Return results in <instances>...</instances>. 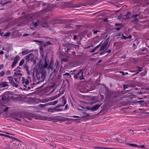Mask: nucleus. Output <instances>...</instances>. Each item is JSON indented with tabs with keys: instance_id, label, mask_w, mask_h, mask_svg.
Segmentation results:
<instances>
[{
	"instance_id": "nucleus-1",
	"label": "nucleus",
	"mask_w": 149,
	"mask_h": 149,
	"mask_svg": "<svg viewBox=\"0 0 149 149\" xmlns=\"http://www.w3.org/2000/svg\"><path fill=\"white\" fill-rule=\"evenodd\" d=\"M84 71L83 69H80L77 72L76 70H74L73 74H74V77L76 79H79L81 80L84 79Z\"/></svg>"
},
{
	"instance_id": "nucleus-2",
	"label": "nucleus",
	"mask_w": 149,
	"mask_h": 149,
	"mask_svg": "<svg viewBox=\"0 0 149 149\" xmlns=\"http://www.w3.org/2000/svg\"><path fill=\"white\" fill-rule=\"evenodd\" d=\"M60 107L58 105V106L53 107V108H49L48 109V111L49 112L52 113L59 112L62 111L63 109H58Z\"/></svg>"
},
{
	"instance_id": "nucleus-3",
	"label": "nucleus",
	"mask_w": 149,
	"mask_h": 149,
	"mask_svg": "<svg viewBox=\"0 0 149 149\" xmlns=\"http://www.w3.org/2000/svg\"><path fill=\"white\" fill-rule=\"evenodd\" d=\"M109 39V38H107L106 39V40L104 42V43L101 45L100 49L99 50V52L102 51L105 49L107 47L108 42L107 41Z\"/></svg>"
},
{
	"instance_id": "nucleus-4",
	"label": "nucleus",
	"mask_w": 149,
	"mask_h": 149,
	"mask_svg": "<svg viewBox=\"0 0 149 149\" xmlns=\"http://www.w3.org/2000/svg\"><path fill=\"white\" fill-rule=\"evenodd\" d=\"M7 78L9 79V83L13 86V87H15L16 88H17L18 87V85H17V84H15L14 81V78L12 76H8Z\"/></svg>"
},
{
	"instance_id": "nucleus-5",
	"label": "nucleus",
	"mask_w": 149,
	"mask_h": 149,
	"mask_svg": "<svg viewBox=\"0 0 149 149\" xmlns=\"http://www.w3.org/2000/svg\"><path fill=\"white\" fill-rule=\"evenodd\" d=\"M32 24L35 27H36L38 26H41L42 27H45V25H42V23L40 20H37L36 22L33 21Z\"/></svg>"
},
{
	"instance_id": "nucleus-6",
	"label": "nucleus",
	"mask_w": 149,
	"mask_h": 149,
	"mask_svg": "<svg viewBox=\"0 0 149 149\" xmlns=\"http://www.w3.org/2000/svg\"><path fill=\"white\" fill-rule=\"evenodd\" d=\"M22 84L24 87L27 88V86L29 83V81L28 79H25L24 77H22Z\"/></svg>"
},
{
	"instance_id": "nucleus-7",
	"label": "nucleus",
	"mask_w": 149,
	"mask_h": 149,
	"mask_svg": "<svg viewBox=\"0 0 149 149\" xmlns=\"http://www.w3.org/2000/svg\"><path fill=\"white\" fill-rule=\"evenodd\" d=\"M62 94V93H61L60 92H59L56 95L48 98L46 100L47 101H48L54 100L59 97Z\"/></svg>"
},
{
	"instance_id": "nucleus-8",
	"label": "nucleus",
	"mask_w": 149,
	"mask_h": 149,
	"mask_svg": "<svg viewBox=\"0 0 149 149\" xmlns=\"http://www.w3.org/2000/svg\"><path fill=\"white\" fill-rule=\"evenodd\" d=\"M20 57L18 56H16L15 58L14 61L12 63V64L11 65V68H13L15 67L16 66V65L18 62V61L20 59Z\"/></svg>"
},
{
	"instance_id": "nucleus-9",
	"label": "nucleus",
	"mask_w": 149,
	"mask_h": 149,
	"mask_svg": "<svg viewBox=\"0 0 149 149\" xmlns=\"http://www.w3.org/2000/svg\"><path fill=\"white\" fill-rule=\"evenodd\" d=\"M60 100L61 102V104L59 105V106L61 107L64 106L66 104V100L64 96H62L60 99Z\"/></svg>"
},
{
	"instance_id": "nucleus-10",
	"label": "nucleus",
	"mask_w": 149,
	"mask_h": 149,
	"mask_svg": "<svg viewBox=\"0 0 149 149\" xmlns=\"http://www.w3.org/2000/svg\"><path fill=\"white\" fill-rule=\"evenodd\" d=\"M78 88L79 91L81 93H86L88 92L87 88L81 86H78Z\"/></svg>"
},
{
	"instance_id": "nucleus-11",
	"label": "nucleus",
	"mask_w": 149,
	"mask_h": 149,
	"mask_svg": "<svg viewBox=\"0 0 149 149\" xmlns=\"http://www.w3.org/2000/svg\"><path fill=\"white\" fill-rule=\"evenodd\" d=\"M36 77L38 79H40V78L44 80L45 77L44 74L42 72L36 74Z\"/></svg>"
},
{
	"instance_id": "nucleus-12",
	"label": "nucleus",
	"mask_w": 149,
	"mask_h": 149,
	"mask_svg": "<svg viewBox=\"0 0 149 149\" xmlns=\"http://www.w3.org/2000/svg\"><path fill=\"white\" fill-rule=\"evenodd\" d=\"M102 104V103H101L100 104L95 105L94 106L90 107V109L93 111H95L100 107Z\"/></svg>"
},
{
	"instance_id": "nucleus-13",
	"label": "nucleus",
	"mask_w": 149,
	"mask_h": 149,
	"mask_svg": "<svg viewBox=\"0 0 149 149\" xmlns=\"http://www.w3.org/2000/svg\"><path fill=\"white\" fill-rule=\"evenodd\" d=\"M2 100L5 101H8L9 100V97L8 95L6 93L5 95H4L2 97Z\"/></svg>"
},
{
	"instance_id": "nucleus-14",
	"label": "nucleus",
	"mask_w": 149,
	"mask_h": 149,
	"mask_svg": "<svg viewBox=\"0 0 149 149\" xmlns=\"http://www.w3.org/2000/svg\"><path fill=\"white\" fill-rule=\"evenodd\" d=\"M8 83L7 81L4 82H1L0 83V86L2 87H5L6 86H8L9 85L8 84Z\"/></svg>"
},
{
	"instance_id": "nucleus-15",
	"label": "nucleus",
	"mask_w": 149,
	"mask_h": 149,
	"mask_svg": "<svg viewBox=\"0 0 149 149\" xmlns=\"http://www.w3.org/2000/svg\"><path fill=\"white\" fill-rule=\"evenodd\" d=\"M0 34L2 36H9L10 35V33L8 32L4 34L3 32H2L1 30L0 29Z\"/></svg>"
},
{
	"instance_id": "nucleus-16",
	"label": "nucleus",
	"mask_w": 149,
	"mask_h": 149,
	"mask_svg": "<svg viewBox=\"0 0 149 149\" xmlns=\"http://www.w3.org/2000/svg\"><path fill=\"white\" fill-rule=\"evenodd\" d=\"M31 58H32L34 57V56L33 53L30 54L26 56L25 57V59L27 61H29L31 58Z\"/></svg>"
},
{
	"instance_id": "nucleus-17",
	"label": "nucleus",
	"mask_w": 149,
	"mask_h": 149,
	"mask_svg": "<svg viewBox=\"0 0 149 149\" xmlns=\"http://www.w3.org/2000/svg\"><path fill=\"white\" fill-rule=\"evenodd\" d=\"M133 20L132 21V22L135 24H136L137 22L138 21L139 18L138 17H133Z\"/></svg>"
},
{
	"instance_id": "nucleus-18",
	"label": "nucleus",
	"mask_w": 149,
	"mask_h": 149,
	"mask_svg": "<svg viewBox=\"0 0 149 149\" xmlns=\"http://www.w3.org/2000/svg\"><path fill=\"white\" fill-rule=\"evenodd\" d=\"M33 51V50H31L30 51H29V50L28 49H26V50L23 51L22 52V54L23 55H25L26 54H27L29 53V52H32Z\"/></svg>"
},
{
	"instance_id": "nucleus-19",
	"label": "nucleus",
	"mask_w": 149,
	"mask_h": 149,
	"mask_svg": "<svg viewBox=\"0 0 149 149\" xmlns=\"http://www.w3.org/2000/svg\"><path fill=\"white\" fill-rule=\"evenodd\" d=\"M82 115H81L83 117H86L89 116L88 114V113H87L84 111H82Z\"/></svg>"
},
{
	"instance_id": "nucleus-20",
	"label": "nucleus",
	"mask_w": 149,
	"mask_h": 149,
	"mask_svg": "<svg viewBox=\"0 0 149 149\" xmlns=\"http://www.w3.org/2000/svg\"><path fill=\"white\" fill-rule=\"evenodd\" d=\"M24 68L27 72L28 75H30V71L28 68V66L27 65H25L24 66Z\"/></svg>"
},
{
	"instance_id": "nucleus-21",
	"label": "nucleus",
	"mask_w": 149,
	"mask_h": 149,
	"mask_svg": "<svg viewBox=\"0 0 149 149\" xmlns=\"http://www.w3.org/2000/svg\"><path fill=\"white\" fill-rule=\"evenodd\" d=\"M58 101L57 100H56L54 101L48 103V105H54L57 103Z\"/></svg>"
},
{
	"instance_id": "nucleus-22",
	"label": "nucleus",
	"mask_w": 149,
	"mask_h": 149,
	"mask_svg": "<svg viewBox=\"0 0 149 149\" xmlns=\"http://www.w3.org/2000/svg\"><path fill=\"white\" fill-rule=\"evenodd\" d=\"M48 64L47 61V60L45 59V63L43 65V67L45 68H47L48 66Z\"/></svg>"
},
{
	"instance_id": "nucleus-23",
	"label": "nucleus",
	"mask_w": 149,
	"mask_h": 149,
	"mask_svg": "<svg viewBox=\"0 0 149 149\" xmlns=\"http://www.w3.org/2000/svg\"><path fill=\"white\" fill-rule=\"evenodd\" d=\"M127 145H130V146L132 147H139V145L133 143H126Z\"/></svg>"
},
{
	"instance_id": "nucleus-24",
	"label": "nucleus",
	"mask_w": 149,
	"mask_h": 149,
	"mask_svg": "<svg viewBox=\"0 0 149 149\" xmlns=\"http://www.w3.org/2000/svg\"><path fill=\"white\" fill-rule=\"evenodd\" d=\"M53 45V44L51 43L50 42H45L43 45L44 47H46L48 45Z\"/></svg>"
},
{
	"instance_id": "nucleus-25",
	"label": "nucleus",
	"mask_w": 149,
	"mask_h": 149,
	"mask_svg": "<svg viewBox=\"0 0 149 149\" xmlns=\"http://www.w3.org/2000/svg\"><path fill=\"white\" fill-rule=\"evenodd\" d=\"M20 68H21L19 66H18L14 70V71H16L18 72H20Z\"/></svg>"
},
{
	"instance_id": "nucleus-26",
	"label": "nucleus",
	"mask_w": 149,
	"mask_h": 149,
	"mask_svg": "<svg viewBox=\"0 0 149 149\" xmlns=\"http://www.w3.org/2000/svg\"><path fill=\"white\" fill-rule=\"evenodd\" d=\"M14 74L15 75H18L20 77H21L22 76V74L21 73L18 72H15Z\"/></svg>"
},
{
	"instance_id": "nucleus-27",
	"label": "nucleus",
	"mask_w": 149,
	"mask_h": 149,
	"mask_svg": "<svg viewBox=\"0 0 149 149\" xmlns=\"http://www.w3.org/2000/svg\"><path fill=\"white\" fill-rule=\"evenodd\" d=\"M14 79L15 81V84H17V85H18V84H19V80H18L17 78H15Z\"/></svg>"
},
{
	"instance_id": "nucleus-28",
	"label": "nucleus",
	"mask_w": 149,
	"mask_h": 149,
	"mask_svg": "<svg viewBox=\"0 0 149 149\" xmlns=\"http://www.w3.org/2000/svg\"><path fill=\"white\" fill-rule=\"evenodd\" d=\"M24 59H22L20 61V63L19 64V66H21L24 63Z\"/></svg>"
},
{
	"instance_id": "nucleus-29",
	"label": "nucleus",
	"mask_w": 149,
	"mask_h": 149,
	"mask_svg": "<svg viewBox=\"0 0 149 149\" xmlns=\"http://www.w3.org/2000/svg\"><path fill=\"white\" fill-rule=\"evenodd\" d=\"M48 105V103L46 104H40L39 105L40 106V107H45L47 106Z\"/></svg>"
},
{
	"instance_id": "nucleus-30",
	"label": "nucleus",
	"mask_w": 149,
	"mask_h": 149,
	"mask_svg": "<svg viewBox=\"0 0 149 149\" xmlns=\"http://www.w3.org/2000/svg\"><path fill=\"white\" fill-rule=\"evenodd\" d=\"M6 74L7 75H10L11 74V71L10 70H8L6 72Z\"/></svg>"
},
{
	"instance_id": "nucleus-31",
	"label": "nucleus",
	"mask_w": 149,
	"mask_h": 149,
	"mask_svg": "<svg viewBox=\"0 0 149 149\" xmlns=\"http://www.w3.org/2000/svg\"><path fill=\"white\" fill-rule=\"evenodd\" d=\"M129 86V85H123V88L124 89H125L127 88Z\"/></svg>"
},
{
	"instance_id": "nucleus-32",
	"label": "nucleus",
	"mask_w": 149,
	"mask_h": 149,
	"mask_svg": "<svg viewBox=\"0 0 149 149\" xmlns=\"http://www.w3.org/2000/svg\"><path fill=\"white\" fill-rule=\"evenodd\" d=\"M148 49L146 48H142L140 50L142 52H144L145 51H146V52L148 51Z\"/></svg>"
},
{
	"instance_id": "nucleus-33",
	"label": "nucleus",
	"mask_w": 149,
	"mask_h": 149,
	"mask_svg": "<svg viewBox=\"0 0 149 149\" xmlns=\"http://www.w3.org/2000/svg\"><path fill=\"white\" fill-rule=\"evenodd\" d=\"M120 73H121L122 74V75L123 76H124L126 74H128V73L127 72H126L125 73L123 71H120Z\"/></svg>"
},
{
	"instance_id": "nucleus-34",
	"label": "nucleus",
	"mask_w": 149,
	"mask_h": 149,
	"mask_svg": "<svg viewBox=\"0 0 149 149\" xmlns=\"http://www.w3.org/2000/svg\"><path fill=\"white\" fill-rule=\"evenodd\" d=\"M139 16V14H136L135 15H132L131 17H137L138 16Z\"/></svg>"
},
{
	"instance_id": "nucleus-35",
	"label": "nucleus",
	"mask_w": 149,
	"mask_h": 149,
	"mask_svg": "<svg viewBox=\"0 0 149 149\" xmlns=\"http://www.w3.org/2000/svg\"><path fill=\"white\" fill-rule=\"evenodd\" d=\"M0 136H4L5 137H9L10 136H9L8 135L5 134H1V133H0Z\"/></svg>"
},
{
	"instance_id": "nucleus-36",
	"label": "nucleus",
	"mask_w": 149,
	"mask_h": 149,
	"mask_svg": "<svg viewBox=\"0 0 149 149\" xmlns=\"http://www.w3.org/2000/svg\"><path fill=\"white\" fill-rule=\"evenodd\" d=\"M23 89L24 90L28 91L31 89V87L30 86L28 87V88L27 87V88L24 87V88Z\"/></svg>"
},
{
	"instance_id": "nucleus-37",
	"label": "nucleus",
	"mask_w": 149,
	"mask_h": 149,
	"mask_svg": "<svg viewBox=\"0 0 149 149\" xmlns=\"http://www.w3.org/2000/svg\"><path fill=\"white\" fill-rule=\"evenodd\" d=\"M137 68L138 69V71H139L141 72L142 71V68L139 66H137Z\"/></svg>"
},
{
	"instance_id": "nucleus-38",
	"label": "nucleus",
	"mask_w": 149,
	"mask_h": 149,
	"mask_svg": "<svg viewBox=\"0 0 149 149\" xmlns=\"http://www.w3.org/2000/svg\"><path fill=\"white\" fill-rule=\"evenodd\" d=\"M122 26H119L118 27H116L115 28V29L116 30L119 31V30L121 28Z\"/></svg>"
},
{
	"instance_id": "nucleus-39",
	"label": "nucleus",
	"mask_w": 149,
	"mask_h": 149,
	"mask_svg": "<svg viewBox=\"0 0 149 149\" xmlns=\"http://www.w3.org/2000/svg\"><path fill=\"white\" fill-rule=\"evenodd\" d=\"M121 36H122V37H132V36L130 35H129L127 37L124 36L123 34L122 33H121Z\"/></svg>"
},
{
	"instance_id": "nucleus-40",
	"label": "nucleus",
	"mask_w": 149,
	"mask_h": 149,
	"mask_svg": "<svg viewBox=\"0 0 149 149\" xmlns=\"http://www.w3.org/2000/svg\"><path fill=\"white\" fill-rule=\"evenodd\" d=\"M121 24H120V23H116L115 24V26H118V27L119 26H121Z\"/></svg>"
},
{
	"instance_id": "nucleus-41",
	"label": "nucleus",
	"mask_w": 149,
	"mask_h": 149,
	"mask_svg": "<svg viewBox=\"0 0 149 149\" xmlns=\"http://www.w3.org/2000/svg\"><path fill=\"white\" fill-rule=\"evenodd\" d=\"M96 49H95V48L94 49H92V50H91L90 51V52L91 53H93V52H94L95 50H96Z\"/></svg>"
},
{
	"instance_id": "nucleus-42",
	"label": "nucleus",
	"mask_w": 149,
	"mask_h": 149,
	"mask_svg": "<svg viewBox=\"0 0 149 149\" xmlns=\"http://www.w3.org/2000/svg\"><path fill=\"white\" fill-rule=\"evenodd\" d=\"M106 52H105V51H103V52L100 53V55H102L104 54H106Z\"/></svg>"
},
{
	"instance_id": "nucleus-43",
	"label": "nucleus",
	"mask_w": 149,
	"mask_h": 149,
	"mask_svg": "<svg viewBox=\"0 0 149 149\" xmlns=\"http://www.w3.org/2000/svg\"><path fill=\"white\" fill-rule=\"evenodd\" d=\"M8 107H6V108L4 109H3V111L4 112H6L7 111H8Z\"/></svg>"
},
{
	"instance_id": "nucleus-44",
	"label": "nucleus",
	"mask_w": 149,
	"mask_h": 149,
	"mask_svg": "<svg viewBox=\"0 0 149 149\" xmlns=\"http://www.w3.org/2000/svg\"><path fill=\"white\" fill-rule=\"evenodd\" d=\"M4 67V65L3 64H2L0 65V70L3 68Z\"/></svg>"
},
{
	"instance_id": "nucleus-45",
	"label": "nucleus",
	"mask_w": 149,
	"mask_h": 149,
	"mask_svg": "<svg viewBox=\"0 0 149 149\" xmlns=\"http://www.w3.org/2000/svg\"><path fill=\"white\" fill-rule=\"evenodd\" d=\"M105 51L106 52V53L107 52L108 53H111V50L110 49H109L108 50H105Z\"/></svg>"
},
{
	"instance_id": "nucleus-46",
	"label": "nucleus",
	"mask_w": 149,
	"mask_h": 149,
	"mask_svg": "<svg viewBox=\"0 0 149 149\" xmlns=\"http://www.w3.org/2000/svg\"><path fill=\"white\" fill-rule=\"evenodd\" d=\"M94 149H102V147H97V146L94 147Z\"/></svg>"
},
{
	"instance_id": "nucleus-47",
	"label": "nucleus",
	"mask_w": 149,
	"mask_h": 149,
	"mask_svg": "<svg viewBox=\"0 0 149 149\" xmlns=\"http://www.w3.org/2000/svg\"><path fill=\"white\" fill-rule=\"evenodd\" d=\"M139 147H138V148H145V146L143 145H141V146H139Z\"/></svg>"
},
{
	"instance_id": "nucleus-48",
	"label": "nucleus",
	"mask_w": 149,
	"mask_h": 149,
	"mask_svg": "<svg viewBox=\"0 0 149 149\" xmlns=\"http://www.w3.org/2000/svg\"><path fill=\"white\" fill-rule=\"evenodd\" d=\"M48 68L49 69H52V65L51 64H50L48 66Z\"/></svg>"
},
{
	"instance_id": "nucleus-49",
	"label": "nucleus",
	"mask_w": 149,
	"mask_h": 149,
	"mask_svg": "<svg viewBox=\"0 0 149 149\" xmlns=\"http://www.w3.org/2000/svg\"><path fill=\"white\" fill-rule=\"evenodd\" d=\"M93 31L94 34L97 33L98 32H99V31H94V30H93Z\"/></svg>"
},
{
	"instance_id": "nucleus-50",
	"label": "nucleus",
	"mask_w": 149,
	"mask_h": 149,
	"mask_svg": "<svg viewBox=\"0 0 149 149\" xmlns=\"http://www.w3.org/2000/svg\"><path fill=\"white\" fill-rule=\"evenodd\" d=\"M13 118L14 119H15L17 120H19V121H21V119L18 118L16 117H14Z\"/></svg>"
},
{
	"instance_id": "nucleus-51",
	"label": "nucleus",
	"mask_w": 149,
	"mask_h": 149,
	"mask_svg": "<svg viewBox=\"0 0 149 149\" xmlns=\"http://www.w3.org/2000/svg\"><path fill=\"white\" fill-rule=\"evenodd\" d=\"M100 44L99 45H97V46H96L95 48V49H97L100 46Z\"/></svg>"
},
{
	"instance_id": "nucleus-52",
	"label": "nucleus",
	"mask_w": 149,
	"mask_h": 149,
	"mask_svg": "<svg viewBox=\"0 0 149 149\" xmlns=\"http://www.w3.org/2000/svg\"><path fill=\"white\" fill-rule=\"evenodd\" d=\"M11 2V1H7L4 3H2V4L3 5H4V4H6L8 3H10Z\"/></svg>"
},
{
	"instance_id": "nucleus-53",
	"label": "nucleus",
	"mask_w": 149,
	"mask_h": 149,
	"mask_svg": "<svg viewBox=\"0 0 149 149\" xmlns=\"http://www.w3.org/2000/svg\"><path fill=\"white\" fill-rule=\"evenodd\" d=\"M4 53L3 51L1 50L0 51V55L3 54Z\"/></svg>"
},
{
	"instance_id": "nucleus-54",
	"label": "nucleus",
	"mask_w": 149,
	"mask_h": 149,
	"mask_svg": "<svg viewBox=\"0 0 149 149\" xmlns=\"http://www.w3.org/2000/svg\"><path fill=\"white\" fill-rule=\"evenodd\" d=\"M129 86H130L132 87H135V85L133 84H131L130 85H129Z\"/></svg>"
},
{
	"instance_id": "nucleus-55",
	"label": "nucleus",
	"mask_w": 149,
	"mask_h": 149,
	"mask_svg": "<svg viewBox=\"0 0 149 149\" xmlns=\"http://www.w3.org/2000/svg\"><path fill=\"white\" fill-rule=\"evenodd\" d=\"M34 42H38L40 43H41V42H43L42 41H38V40H35L34 41Z\"/></svg>"
},
{
	"instance_id": "nucleus-56",
	"label": "nucleus",
	"mask_w": 149,
	"mask_h": 149,
	"mask_svg": "<svg viewBox=\"0 0 149 149\" xmlns=\"http://www.w3.org/2000/svg\"><path fill=\"white\" fill-rule=\"evenodd\" d=\"M119 43V42H116L114 43V45H118Z\"/></svg>"
},
{
	"instance_id": "nucleus-57",
	"label": "nucleus",
	"mask_w": 149,
	"mask_h": 149,
	"mask_svg": "<svg viewBox=\"0 0 149 149\" xmlns=\"http://www.w3.org/2000/svg\"><path fill=\"white\" fill-rule=\"evenodd\" d=\"M70 49L69 48H67V50L66 51V52H69V50H70Z\"/></svg>"
},
{
	"instance_id": "nucleus-58",
	"label": "nucleus",
	"mask_w": 149,
	"mask_h": 149,
	"mask_svg": "<svg viewBox=\"0 0 149 149\" xmlns=\"http://www.w3.org/2000/svg\"><path fill=\"white\" fill-rule=\"evenodd\" d=\"M59 149H70L68 148H67L63 147L62 148H59Z\"/></svg>"
},
{
	"instance_id": "nucleus-59",
	"label": "nucleus",
	"mask_w": 149,
	"mask_h": 149,
	"mask_svg": "<svg viewBox=\"0 0 149 149\" xmlns=\"http://www.w3.org/2000/svg\"><path fill=\"white\" fill-rule=\"evenodd\" d=\"M14 138L17 141H19L20 142H22V141L21 140H19V139H17L16 138Z\"/></svg>"
},
{
	"instance_id": "nucleus-60",
	"label": "nucleus",
	"mask_w": 149,
	"mask_h": 149,
	"mask_svg": "<svg viewBox=\"0 0 149 149\" xmlns=\"http://www.w3.org/2000/svg\"><path fill=\"white\" fill-rule=\"evenodd\" d=\"M109 148L107 147H102V149H109Z\"/></svg>"
},
{
	"instance_id": "nucleus-61",
	"label": "nucleus",
	"mask_w": 149,
	"mask_h": 149,
	"mask_svg": "<svg viewBox=\"0 0 149 149\" xmlns=\"http://www.w3.org/2000/svg\"><path fill=\"white\" fill-rule=\"evenodd\" d=\"M29 36V34H25L23 35V36Z\"/></svg>"
},
{
	"instance_id": "nucleus-62",
	"label": "nucleus",
	"mask_w": 149,
	"mask_h": 149,
	"mask_svg": "<svg viewBox=\"0 0 149 149\" xmlns=\"http://www.w3.org/2000/svg\"><path fill=\"white\" fill-rule=\"evenodd\" d=\"M104 141L105 142H110V140L109 139H108L107 140H106V141Z\"/></svg>"
},
{
	"instance_id": "nucleus-63",
	"label": "nucleus",
	"mask_w": 149,
	"mask_h": 149,
	"mask_svg": "<svg viewBox=\"0 0 149 149\" xmlns=\"http://www.w3.org/2000/svg\"><path fill=\"white\" fill-rule=\"evenodd\" d=\"M130 12H128L127 13V15H130Z\"/></svg>"
},
{
	"instance_id": "nucleus-64",
	"label": "nucleus",
	"mask_w": 149,
	"mask_h": 149,
	"mask_svg": "<svg viewBox=\"0 0 149 149\" xmlns=\"http://www.w3.org/2000/svg\"><path fill=\"white\" fill-rule=\"evenodd\" d=\"M65 75H68V76L70 75V74L68 73H66L65 74Z\"/></svg>"
}]
</instances>
